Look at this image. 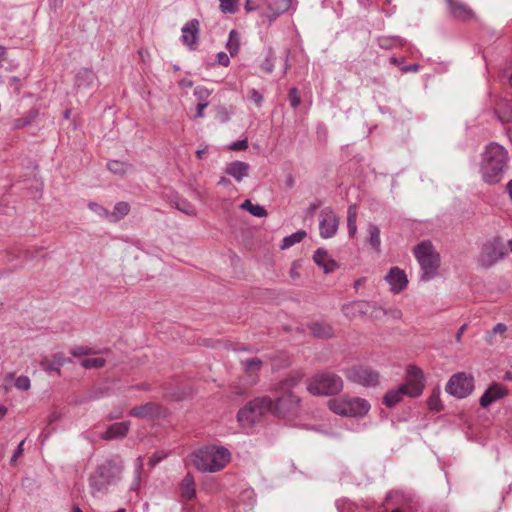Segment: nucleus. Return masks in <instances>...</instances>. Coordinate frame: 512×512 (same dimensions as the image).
Segmentation results:
<instances>
[{"instance_id":"9","label":"nucleus","mask_w":512,"mask_h":512,"mask_svg":"<svg viewBox=\"0 0 512 512\" xmlns=\"http://www.w3.org/2000/svg\"><path fill=\"white\" fill-rule=\"evenodd\" d=\"M425 388V377L421 369L410 365L406 369L405 383L396 387L401 394L402 399L407 396L410 398L419 397Z\"/></svg>"},{"instance_id":"21","label":"nucleus","mask_w":512,"mask_h":512,"mask_svg":"<svg viewBox=\"0 0 512 512\" xmlns=\"http://www.w3.org/2000/svg\"><path fill=\"white\" fill-rule=\"evenodd\" d=\"M506 393V389L501 384H493L480 397V405L486 408L496 400L504 397Z\"/></svg>"},{"instance_id":"27","label":"nucleus","mask_w":512,"mask_h":512,"mask_svg":"<svg viewBox=\"0 0 512 512\" xmlns=\"http://www.w3.org/2000/svg\"><path fill=\"white\" fill-rule=\"evenodd\" d=\"M367 243L376 251L380 252L381 247V238H380V229L375 224H368L367 226Z\"/></svg>"},{"instance_id":"34","label":"nucleus","mask_w":512,"mask_h":512,"mask_svg":"<svg viewBox=\"0 0 512 512\" xmlns=\"http://www.w3.org/2000/svg\"><path fill=\"white\" fill-rule=\"evenodd\" d=\"M404 39L399 36H383L378 38V45L382 49H391L402 46Z\"/></svg>"},{"instance_id":"61","label":"nucleus","mask_w":512,"mask_h":512,"mask_svg":"<svg viewBox=\"0 0 512 512\" xmlns=\"http://www.w3.org/2000/svg\"><path fill=\"white\" fill-rule=\"evenodd\" d=\"M209 105V103H198L197 104V113H196V117H203V111L204 109Z\"/></svg>"},{"instance_id":"54","label":"nucleus","mask_w":512,"mask_h":512,"mask_svg":"<svg viewBox=\"0 0 512 512\" xmlns=\"http://www.w3.org/2000/svg\"><path fill=\"white\" fill-rule=\"evenodd\" d=\"M217 62L222 66H228L230 63V59L225 52H219L217 54Z\"/></svg>"},{"instance_id":"31","label":"nucleus","mask_w":512,"mask_h":512,"mask_svg":"<svg viewBox=\"0 0 512 512\" xmlns=\"http://www.w3.org/2000/svg\"><path fill=\"white\" fill-rule=\"evenodd\" d=\"M311 333L319 338H331L333 336V329L326 323H314L311 326Z\"/></svg>"},{"instance_id":"49","label":"nucleus","mask_w":512,"mask_h":512,"mask_svg":"<svg viewBox=\"0 0 512 512\" xmlns=\"http://www.w3.org/2000/svg\"><path fill=\"white\" fill-rule=\"evenodd\" d=\"M71 354L74 357H81L84 355L96 354V351L87 346H75L71 349Z\"/></svg>"},{"instance_id":"2","label":"nucleus","mask_w":512,"mask_h":512,"mask_svg":"<svg viewBox=\"0 0 512 512\" xmlns=\"http://www.w3.org/2000/svg\"><path fill=\"white\" fill-rule=\"evenodd\" d=\"M301 377L298 375L288 377L272 388L275 397L274 413L281 417L295 415L299 411L300 397L293 389L300 383Z\"/></svg>"},{"instance_id":"58","label":"nucleus","mask_w":512,"mask_h":512,"mask_svg":"<svg viewBox=\"0 0 512 512\" xmlns=\"http://www.w3.org/2000/svg\"><path fill=\"white\" fill-rule=\"evenodd\" d=\"M143 461H144V458L142 456H139L135 461L137 480L139 479V474L143 468Z\"/></svg>"},{"instance_id":"59","label":"nucleus","mask_w":512,"mask_h":512,"mask_svg":"<svg viewBox=\"0 0 512 512\" xmlns=\"http://www.w3.org/2000/svg\"><path fill=\"white\" fill-rule=\"evenodd\" d=\"M321 205V202L320 201H317V202H314V203H311L308 208H307V214L308 215H312L314 214V212L320 207Z\"/></svg>"},{"instance_id":"43","label":"nucleus","mask_w":512,"mask_h":512,"mask_svg":"<svg viewBox=\"0 0 512 512\" xmlns=\"http://www.w3.org/2000/svg\"><path fill=\"white\" fill-rule=\"evenodd\" d=\"M507 331V326L504 323H497L493 329L487 333L486 342L489 344L493 343V337L496 334L503 335Z\"/></svg>"},{"instance_id":"28","label":"nucleus","mask_w":512,"mask_h":512,"mask_svg":"<svg viewBox=\"0 0 512 512\" xmlns=\"http://www.w3.org/2000/svg\"><path fill=\"white\" fill-rule=\"evenodd\" d=\"M371 308L373 309V316L375 318H378L380 314L388 316L394 320H399L402 317V312L398 308L385 309L381 306H377L375 303H371Z\"/></svg>"},{"instance_id":"38","label":"nucleus","mask_w":512,"mask_h":512,"mask_svg":"<svg viewBox=\"0 0 512 512\" xmlns=\"http://www.w3.org/2000/svg\"><path fill=\"white\" fill-rule=\"evenodd\" d=\"M241 207L250 212L251 215L256 217H264L267 212L265 208L259 204H253L250 200H245Z\"/></svg>"},{"instance_id":"40","label":"nucleus","mask_w":512,"mask_h":512,"mask_svg":"<svg viewBox=\"0 0 512 512\" xmlns=\"http://www.w3.org/2000/svg\"><path fill=\"white\" fill-rule=\"evenodd\" d=\"M241 364L244 369L248 372H254L260 370L262 366V361L259 358H249L246 360H241Z\"/></svg>"},{"instance_id":"47","label":"nucleus","mask_w":512,"mask_h":512,"mask_svg":"<svg viewBox=\"0 0 512 512\" xmlns=\"http://www.w3.org/2000/svg\"><path fill=\"white\" fill-rule=\"evenodd\" d=\"M176 208L187 215H195V208L186 200L177 201Z\"/></svg>"},{"instance_id":"4","label":"nucleus","mask_w":512,"mask_h":512,"mask_svg":"<svg viewBox=\"0 0 512 512\" xmlns=\"http://www.w3.org/2000/svg\"><path fill=\"white\" fill-rule=\"evenodd\" d=\"M122 466L113 460L100 464L89 477L90 493L95 498L104 496L109 487L120 477Z\"/></svg>"},{"instance_id":"51","label":"nucleus","mask_w":512,"mask_h":512,"mask_svg":"<svg viewBox=\"0 0 512 512\" xmlns=\"http://www.w3.org/2000/svg\"><path fill=\"white\" fill-rule=\"evenodd\" d=\"M248 148V140L247 139H241L238 141L233 142L229 145V149L233 151H242Z\"/></svg>"},{"instance_id":"57","label":"nucleus","mask_w":512,"mask_h":512,"mask_svg":"<svg viewBox=\"0 0 512 512\" xmlns=\"http://www.w3.org/2000/svg\"><path fill=\"white\" fill-rule=\"evenodd\" d=\"M419 68H420L419 64H410V65L403 66L401 68V71L403 73L417 72L419 70Z\"/></svg>"},{"instance_id":"5","label":"nucleus","mask_w":512,"mask_h":512,"mask_svg":"<svg viewBox=\"0 0 512 512\" xmlns=\"http://www.w3.org/2000/svg\"><path fill=\"white\" fill-rule=\"evenodd\" d=\"M414 255L420 268L422 281H429L436 277L440 265L439 255L435 252L430 241H422L414 247Z\"/></svg>"},{"instance_id":"55","label":"nucleus","mask_w":512,"mask_h":512,"mask_svg":"<svg viewBox=\"0 0 512 512\" xmlns=\"http://www.w3.org/2000/svg\"><path fill=\"white\" fill-rule=\"evenodd\" d=\"M24 442H25V440L21 441V442L19 443V445L17 446V448L15 449V451H14V453H13L12 457H11V460H10V462H11L12 464L16 461V459H17L18 457H20V456L22 455L23 450H24V449H23Z\"/></svg>"},{"instance_id":"60","label":"nucleus","mask_w":512,"mask_h":512,"mask_svg":"<svg viewBox=\"0 0 512 512\" xmlns=\"http://www.w3.org/2000/svg\"><path fill=\"white\" fill-rule=\"evenodd\" d=\"M468 325L467 324H463L457 331L456 335H455V340L456 342H460L461 341V338L464 334V332L466 331Z\"/></svg>"},{"instance_id":"63","label":"nucleus","mask_w":512,"mask_h":512,"mask_svg":"<svg viewBox=\"0 0 512 512\" xmlns=\"http://www.w3.org/2000/svg\"><path fill=\"white\" fill-rule=\"evenodd\" d=\"M207 150H208V147H207V146H205V147H204V148H202V149H198V150L196 151V156H197V158H198V159H202V158H203V156L207 153Z\"/></svg>"},{"instance_id":"45","label":"nucleus","mask_w":512,"mask_h":512,"mask_svg":"<svg viewBox=\"0 0 512 512\" xmlns=\"http://www.w3.org/2000/svg\"><path fill=\"white\" fill-rule=\"evenodd\" d=\"M261 69L266 73H271L274 69V54L269 50L264 61L261 64Z\"/></svg>"},{"instance_id":"24","label":"nucleus","mask_w":512,"mask_h":512,"mask_svg":"<svg viewBox=\"0 0 512 512\" xmlns=\"http://www.w3.org/2000/svg\"><path fill=\"white\" fill-rule=\"evenodd\" d=\"M96 79L95 73L88 68H81L75 75V86L78 89H88Z\"/></svg>"},{"instance_id":"35","label":"nucleus","mask_w":512,"mask_h":512,"mask_svg":"<svg viewBox=\"0 0 512 512\" xmlns=\"http://www.w3.org/2000/svg\"><path fill=\"white\" fill-rule=\"evenodd\" d=\"M306 236V232L304 230H299L289 236L283 238L280 248L282 250L288 249L293 245L301 242Z\"/></svg>"},{"instance_id":"16","label":"nucleus","mask_w":512,"mask_h":512,"mask_svg":"<svg viewBox=\"0 0 512 512\" xmlns=\"http://www.w3.org/2000/svg\"><path fill=\"white\" fill-rule=\"evenodd\" d=\"M199 21L192 19L182 27V41L190 50H195L199 33Z\"/></svg>"},{"instance_id":"18","label":"nucleus","mask_w":512,"mask_h":512,"mask_svg":"<svg viewBox=\"0 0 512 512\" xmlns=\"http://www.w3.org/2000/svg\"><path fill=\"white\" fill-rule=\"evenodd\" d=\"M250 165L243 161H233L228 163L225 167V173L235 179L236 182H241L249 175Z\"/></svg>"},{"instance_id":"26","label":"nucleus","mask_w":512,"mask_h":512,"mask_svg":"<svg viewBox=\"0 0 512 512\" xmlns=\"http://www.w3.org/2000/svg\"><path fill=\"white\" fill-rule=\"evenodd\" d=\"M365 306L371 308V303L366 301H354L352 303L344 304L342 306V311L346 317L353 318L357 314H367L368 310L365 308Z\"/></svg>"},{"instance_id":"41","label":"nucleus","mask_w":512,"mask_h":512,"mask_svg":"<svg viewBox=\"0 0 512 512\" xmlns=\"http://www.w3.org/2000/svg\"><path fill=\"white\" fill-rule=\"evenodd\" d=\"M220 10L225 14H234L237 11L238 0H219Z\"/></svg>"},{"instance_id":"29","label":"nucleus","mask_w":512,"mask_h":512,"mask_svg":"<svg viewBox=\"0 0 512 512\" xmlns=\"http://www.w3.org/2000/svg\"><path fill=\"white\" fill-rule=\"evenodd\" d=\"M129 211L130 205L127 202H118L115 204L113 212H109L108 219L112 222H117L124 218Z\"/></svg>"},{"instance_id":"42","label":"nucleus","mask_w":512,"mask_h":512,"mask_svg":"<svg viewBox=\"0 0 512 512\" xmlns=\"http://www.w3.org/2000/svg\"><path fill=\"white\" fill-rule=\"evenodd\" d=\"M290 1L291 0H271L269 5L270 7H272L273 5L276 6L274 14L275 16H278L289 9Z\"/></svg>"},{"instance_id":"36","label":"nucleus","mask_w":512,"mask_h":512,"mask_svg":"<svg viewBox=\"0 0 512 512\" xmlns=\"http://www.w3.org/2000/svg\"><path fill=\"white\" fill-rule=\"evenodd\" d=\"M401 394L397 391L396 388L388 390L383 396L382 403L389 408L396 406L398 403L402 401Z\"/></svg>"},{"instance_id":"13","label":"nucleus","mask_w":512,"mask_h":512,"mask_svg":"<svg viewBox=\"0 0 512 512\" xmlns=\"http://www.w3.org/2000/svg\"><path fill=\"white\" fill-rule=\"evenodd\" d=\"M340 219L331 207L323 208L319 213V234L323 239H330L337 234Z\"/></svg>"},{"instance_id":"39","label":"nucleus","mask_w":512,"mask_h":512,"mask_svg":"<svg viewBox=\"0 0 512 512\" xmlns=\"http://www.w3.org/2000/svg\"><path fill=\"white\" fill-rule=\"evenodd\" d=\"M106 361L104 358L96 357V358H86L80 362V365L85 369H99L105 365Z\"/></svg>"},{"instance_id":"15","label":"nucleus","mask_w":512,"mask_h":512,"mask_svg":"<svg viewBox=\"0 0 512 512\" xmlns=\"http://www.w3.org/2000/svg\"><path fill=\"white\" fill-rule=\"evenodd\" d=\"M450 14L459 21H469L475 18L474 11L461 0H446Z\"/></svg>"},{"instance_id":"1","label":"nucleus","mask_w":512,"mask_h":512,"mask_svg":"<svg viewBox=\"0 0 512 512\" xmlns=\"http://www.w3.org/2000/svg\"><path fill=\"white\" fill-rule=\"evenodd\" d=\"M509 155L506 148L496 142L488 144L481 154L480 174L482 180L494 185L499 183L508 167Z\"/></svg>"},{"instance_id":"37","label":"nucleus","mask_w":512,"mask_h":512,"mask_svg":"<svg viewBox=\"0 0 512 512\" xmlns=\"http://www.w3.org/2000/svg\"><path fill=\"white\" fill-rule=\"evenodd\" d=\"M441 390L439 387L433 389L431 395L428 398L427 405L430 410L439 412L443 409V405L440 399Z\"/></svg>"},{"instance_id":"48","label":"nucleus","mask_w":512,"mask_h":512,"mask_svg":"<svg viewBox=\"0 0 512 512\" xmlns=\"http://www.w3.org/2000/svg\"><path fill=\"white\" fill-rule=\"evenodd\" d=\"M88 208L102 218H108L109 216V211L96 202H89Z\"/></svg>"},{"instance_id":"56","label":"nucleus","mask_w":512,"mask_h":512,"mask_svg":"<svg viewBox=\"0 0 512 512\" xmlns=\"http://www.w3.org/2000/svg\"><path fill=\"white\" fill-rule=\"evenodd\" d=\"M19 78L16 76H13L9 80V85L14 88L15 92H20V84H19Z\"/></svg>"},{"instance_id":"53","label":"nucleus","mask_w":512,"mask_h":512,"mask_svg":"<svg viewBox=\"0 0 512 512\" xmlns=\"http://www.w3.org/2000/svg\"><path fill=\"white\" fill-rule=\"evenodd\" d=\"M249 97L257 106H261L263 96L256 89L253 88L249 91Z\"/></svg>"},{"instance_id":"3","label":"nucleus","mask_w":512,"mask_h":512,"mask_svg":"<svg viewBox=\"0 0 512 512\" xmlns=\"http://www.w3.org/2000/svg\"><path fill=\"white\" fill-rule=\"evenodd\" d=\"M231 453L222 446H206L192 455V464L201 472H217L230 461Z\"/></svg>"},{"instance_id":"46","label":"nucleus","mask_w":512,"mask_h":512,"mask_svg":"<svg viewBox=\"0 0 512 512\" xmlns=\"http://www.w3.org/2000/svg\"><path fill=\"white\" fill-rule=\"evenodd\" d=\"M288 99L293 109L299 107L301 104V97L297 88L293 87L289 90Z\"/></svg>"},{"instance_id":"12","label":"nucleus","mask_w":512,"mask_h":512,"mask_svg":"<svg viewBox=\"0 0 512 512\" xmlns=\"http://www.w3.org/2000/svg\"><path fill=\"white\" fill-rule=\"evenodd\" d=\"M474 388V379L471 375L457 373L451 376L446 385V392L459 399L469 396Z\"/></svg>"},{"instance_id":"10","label":"nucleus","mask_w":512,"mask_h":512,"mask_svg":"<svg viewBox=\"0 0 512 512\" xmlns=\"http://www.w3.org/2000/svg\"><path fill=\"white\" fill-rule=\"evenodd\" d=\"M506 255L505 245L500 237H494L483 244L479 256L482 267L489 268L503 259Z\"/></svg>"},{"instance_id":"52","label":"nucleus","mask_w":512,"mask_h":512,"mask_svg":"<svg viewBox=\"0 0 512 512\" xmlns=\"http://www.w3.org/2000/svg\"><path fill=\"white\" fill-rule=\"evenodd\" d=\"M167 457V454L164 453V452H156L154 453L149 461H148V464L151 466V467H154L155 465H157L158 463H160L163 459H165Z\"/></svg>"},{"instance_id":"6","label":"nucleus","mask_w":512,"mask_h":512,"mask_svg":"<svg viewBox=\"0 0 512 512\" xmlns=\"http://www.w3.org/2000/svg\"><path fill=\"white\" fill-rule=\"evenodd\" d=\"M273 410V400L268 396L256 397L237 413L241 427L251 428L263 415Z\"/></svg>"},{"instance_id":"8","label":"nucleus","mask_w":512,"mask_h":512,"mask_svg":"<svg viewBox=\"0 0 512 512\" xmlns=\"http://www.w3.org/2000/svg\"><path fill=\"white\" fill-rule=\"evenodd\" d=\"M329 409L335 414L349 417H363L370 410V404L366 399L353 398H335L328 401Z\"/></svg>"},{"instance_id":"14","label":"nucleus","mask_w":512,"mask_h":512,"mask_svg":"<svg viewBox=\"0 0 512 512\" xmlns=\"http://www.w3.org/2000/svg\"><path fill=\"white\" fill-rule=\"evenodd\" d=\"M385 280L394 294L401 293L408 285L407 275L399 267H392L386 274Z\"/></svg>"},{"instance_id":"30","label":"nucleus","mask_w":512,"mask_h":512,"mask_svg":"<svg viewBox=\"0 0 512 512\" xmlns=\"http://www.w3.org/2000/svg\"><path fill=\"white\" fill-rule=\"evenodd\" d=\"M107 168L113 174L123 176L131 171L132 165L127 162L111 160L107 163Z\"/></svg>"},{"instance_id":"19","label":"nucleus","mask_w":512,"mask_h":512,"mask_svg":"<svg viewBox=\"0 0 512 512\" xmlns=\"http://www.w3.org/2000/svg\"><path fill=\"white\" fill-rule=\"evenodd\" d=\"M161 414V407L155 403H146L135 406L130 410V415L144 419H154Z\"/></svg>"},{"instance_id":"33","label":"nucleus","mask_w":512,"mask_h":512,"mask_svg":"<svg viewBox=\"0 0 512 512\" xmlns=\"http://www.w3.org/2000/svg\"><path fill=\"white\" fill-rule=\"evenodd\" d=\"M357 211H356V205L352 204L348 207L347 210V228H348V234L351 238H353L357 232Z\"/></svg>"},{"instance_id":"17","label":"nucleus","mask_w":512,"mask_h":512,"mask_svg":"<svg viewBox=\"0 0 512 512\" xmlns=\"http://www.w3.org/2000/svg\"><path fill=\"white\" fill-rule=\"evenodd\" d=\"M313 259L326 274L332 273L338 268V263L332 259L323 248H319L315 251Z\"/></svg>"},{"instance_id":"7","label":"nucleus","mask_w":512,"mask_h":512,"mask_svg":"<svg viewBox=\"0 0 512 512\" xmlns=\"http://www.w3.org/2000/svg\"><path fill=\"white\" fill-rule=\"evenodd\" d=\"M343 388V381L340 376L322 372L315 374L307 385V390L312 395L329 396L339 393Z\"/></svg>"},{"instance_id":"64","label":"nucleus","mask_w":512,"mask_h":512,"mask_svg":"<svg viewBox=\"0 0 512 512\" xmlns=\"http://www.w3.org/2000/svg\"><path fill=\"white\" fill-rule=\"evenodd\" d=\"M245 9L247 11H253V10L256 9V7L254 5H252V1L251 0H246Z\"/></svg>"},{"instance_id":"62","label":"nucleus","mask_w":512,"mask_h":512,"mask_svg":"<svg viewBox=\"0 0 512 512\" xmlns=\"http://www.w3.org/2000/svg\"><path fill=\"white\" fill-rule=\"evenodd\" d=\"M61 418V415L60 413H58L57 411H53L49 417H48V423L51 424L53 422H56L58 421L59 419Z\"/></svg>"},{"instance_id":"25","label":"nucleus","mask_w":512,"mask_h":512,"mask_svg":"<svg viewBox=\"0 0 512 512\" xmlns=\"http://www.w3.org/2000/svg\"><path fill=\"white\" fill-rule=\"evenodd\" d=\"M72 360L70 358H65V356L62 353H57L53 355L52 360L43 359L40 362L41 367L46 372H60L61 367L66 362H71Z\"/></svg>"},{"instance_id":"50","label":"nucleus","mask_w":512,"mask_h":512,"mask_svg":"<svg viewBox=\"0 0 512 512\" xmlns=\"http://www.w3.org/2000/svg\"><path fill=\"white\" fill-rule=\"evenodd\" d=\"M31 382L27 376H19L15 380V387L19 390L26 391L30 388Z\"/></svg>"},{"instance_id":"11","label":"nucleus","mask_w":512,"mask_h":512,"mask_svg":"<svg viewBox=\"0 0 512 512\" xmlns=\"http://www.w3.org/2000/svg\"><path fill=\"white\" fill-rule=\"evenodd\" d=\"M345 375L349 381L367 388L376 387L380 382L379 373L365 366H353Z\"/></svg>"},{"instance_id":"44","label":"nucleus","mask_w":512,"mask_h":512,"mask_svg":"<svg viewBox=\"0 0 512 512\" xmlns=\"http://www.w3.org/2000/svg\"><path fill=\"white\" fill-rule=\"evenodd\" d=\"M194 96L198 100V103H209L207 99L210 96V91L204 86H197L194 89Z\"/></svg>"},{"instance_id":"23","label":"nucleus","mask_w":512,"mask_h":512,"mask_svg":"<svg viewBox=\"0 0 512 512\" xmlns=\"http://www.w3.org/2000/svg\"><path fill=\"white\" fill-rule=\"evenodd\" d=\"M180 496L184 501H190L196 496V485L191 473H187L180 484Z\"/></svg>"},{"instance_id":"32","label":"nucleus","mask_w":512,"mask_h":512,"mask_svg":"<svg viewBox=\"0 0 512 512\" xmlns=\"http://www.w3.org/2000/svg\"><path fill=\"white\" fill-rule=\"evenodd\" d=\"M226 48L232 57L238 53L240 49V34L237 30L233 29L229 32Z\"/></svg>"},{"instance_id":"22","label":"nucleus","mask_w":512,"mask_h":512,"mask_svg":"<svg viewBox=\"0 0 512 512\" xmlns=\"http://www.w3.org/2000/svg\"><path fill=\"white\" fill-rule=\"evenodd\" d=\"M495 112L502 123L512 122V100L500 98L495 104Z\"/></svg>"},{"instance_id":"20","label":"nucleus","mask_w":512,"mask_h":512,"mask_svg":"<svg viewBox=\"0 0 512 512\" xmlns=\"http://www.w3.org/2000/svg\"><path fill=\"white\" fill-rule=\"evenodd\" d=\"M130 429V421L117 422L110 425L107 430L101 434L103 440H114L124 438Z\"/></svg>"}]
</instances>
